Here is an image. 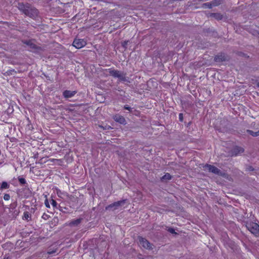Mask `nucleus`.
<instances>
[{
    "instance_id": "nucleus-1",
    "label": "nucleus",
    "mask_w": 259,
    "mask_h": 259,
    "mask_svg": "<svg viewBox=\"0 0 259 259\" xmlns=\"http://www.w3.org/2000/svg\"><path fill=\"white\" fill-rule=\"evenodd\" d=\"M17 8L25 15L33 19L36 18L38 16V10L29 3H19Z\"/></svg>"
},
{
    "instance_id": "nucleus-2",
    "label": "nucleus",
    "mask_w": 259,
    "mask_h": 259,
    "mask_svg": "<svg viewBox=\"0 0 259 259\" xmlns=\"http://www.w3.org/2000/svg\"><path fill=\"white\" fill-rule=\"evenodd\" d=\"M246 227L252 234L255 236L259 235V225L253 222H247Z\"/></svg>"
},
{
    "instance_id": "nucleus-3",
    "label": "nucleus",
    "mask_w": 259,
    "mask_h": 259,
    "mask_svg": "<svg viewBox=\"0 0 259 259\" xmlns=\"http://www.w3.org/2000/svg\"><path fill=\"white\" fill-rule=\"evenodd\" d=\"M126 201L127 199H122L116 202H114V203L107 206L105 207V210L114 211L123 206L126 203Z\"/></svg>"
},
{
    "instance_id": "nucleus-4",
    "label": "nucleus",
    "mask_w": 259,
    "mask_h": 259,
    "mask_svg": "<svg viewBox=\"0 0 259 259\" xmlns=\"http://www.w3.org/2000/svg\"><path fill=\"white\" fill-rule=\"evenodd\" d=\"M204 167L206 168L209 172H211L219 176L225 178L227 175L226 173L222 171L220 169L213 165L206 164L204 166Z\"/></svg>"
},
{
    "instance_id": "nucleus-5",
    "label": "nucleus",
    "mask_w": 259,
    "mask_h": 259,
    "mask_svg": "<svg viewBox=\"0 0 259 259\" xmlns=\"http://www.w3.org/2000/svg\"><path fill=\"white\" fill-rule=\"evenodd\" d=\"M22 42L29 47L28 50L31 52L37 53L42 50L41 48L34 44L32 40H22Z\"/></svg>"
},
{
    "instance_id": "nucleus-6",
    "label": "nucleus",
    "mask_w": 259,
    "mask_h": 259,
    "mask_svg": "<svg viewBox=\"0 0 259 259\" xmlns=\"http://www.w3.org/2000/svg\"><path fill=\"white\" fill-rule=\"evenodd\" d=\"M139 240L140 244L145 248L148 250H152L153 245L150 243L146 239L142 237H139Z\"/></svg>"
},
{
    "instance_id": "nucleus-7",
    "label": "nucleus",
    "mask_w": 259,
    "mask_h": 259,
    "mask_svg": "<svg viewBox=\"0 0 259 259\" xmlns=\"http://www.w3.org/2000/svg\"><path fill=\"white\" fill-rule=\"evenodd\" d=\"M87 44L86 41L83 39L75 38L73 42V46L77 49H80Z\"/></svg>"
},
{
    "instance_id": "nucleus-8",
    "label": "nucleus",
    "mask_w": 259,
    "mask_h": 259,
    "mask_svg": "<svg viewBox=\"0 0 259 259\" xmlns=\"http://www.w3.org/2000/svg\"><path fill=\"white\" fill-rule=\"evenodd\" d=\"M244 149L239 146L234 147L231 151V155L232 156H236L238 154L243 153Z\"/></svg>"
},
{
    "instance_id": "nucleus-9",
    "label": "nucleus",
    "mask_w": 259,
    "mask_h": 259,
    "mask_svg": "<svg viewBox=\"0 0 259 259\" xmlns=\"http://www.w3.org/2000/svg\"><path fill=\"white\" fill-rule=\"evenodd\" d=\"M214 60L216 62H222L228 60L227 57L224 53H220L216 55L214 58Z\"/></svg>"
},
{
    "instance_id": "nucleus-10",
    "label": "nucleus",
    "mask_w": 259,
    "mask_h": 259,
    "mask_svg": "<svg viewBox=\"0 0 259 259\" xmlns=\"http://www.w3.org/2000/svg\"><path fill=\"white\" fill-rule=\"evenodd\" d=\"M113 119L116 121L120 124H126V122L124 117L119 114H116L114 116Z\"/></svg>"
},
{
    "instance_id": "nucleus-11",
    "label": "nucleus",
    "mask_w": 259,
    "mask_h": 259,
    "mask_svg": "<svg viewBox=\"0 0 259 259\" xmlns=\"http://www.w3.org/2000/svg\"><path fill=\"white\" fill-rule=\"evenodd\" d=\"M208 17H213L217 20H221L224 18L222 14L220 13H210L207 14Z\"/></svg>"
},
{
    "instance_id": "nucleus-12",
    "label": "nucleus",
    "mask_w": 259,
    "mask_h": 259,
    "mask_svg": "<svg viewBox=\"0 0 259 259\" xmlns=\"http://www.w3.org/2000/svg\"><path fill=\"white\" fill-rule=\"evenodd\" d=\"M76 93V91L65 90L63 93V95L65 98H69L74 96Z\"/></svg>"
},
{
    "instance_id": "nucleus-13",
    "label": "nucleus",
    "mask_w": 259,
    "mask_h": 259,
    "mask_svg": "<svg viewBox=\"0 0 259 259\" xmlns=\"http://www.w3.org/2000/svg\"><path fill=\"white\" fill-rule=\"evenodd\" d=\"M109 72V74L113 77L115 78H118V77H120L119 75L121 72L117 70L110 69Z\"/></svg>"
},
{
    "instance_id": "nucleus-14",
    "label": "nucleus",
    "mask_w": 259,
    "mask_h": 259,
    "mask_svg": "<svg viewBox=\"0 0 259 259\" xmlns=\"http://www.w3.org/2000/svg\"><path fill=\"white\" fill-rule=\"evenodd\" d=\"M125 73L121 72L120 74V77H118V79L120 81H124L128 83H130L129 77L125 76Z\"/></svg>"
},
{
    "instance_id": "nucleus-15",
    "label": "nucleus",
    "mask_w": 259,
    "mask_h": 259,
    "mask_svg": "<svg viewBox=\"0 0 259 259\" xmlns=\"http://www.w3.org/2000/svg\"><path fill=\"white\" fill-rule=\"evenodd\" d=\"M82 220V218H79L76 220H72L69 223V225L70 226H77L81 222Z\"/></svg>"
},
{
    "instance_id": "nucleus-16",
    "label": "nucleus",
    "mask_w": 259,
    "mask_h": 259,
    "mask_svg": "<svg viewBox=\"0 0 259 259\" xmlns=\"http://www.w3.org/2000/svg\"><path fill=\"white\" fill-rule=\"evenodd\" d=\"M171 176L169 173H166L162 178H161V180L162 182H167L171 180Z\"/></svg>"
},
{
    "instance_id": "nucleus-17",
    "label": "nucleus",
    "mask_w": 259,
    "mask_h": 259,
    "mask_svg": "<svg viewBox=\"0 0 259 259\" xmlns=\"http://www.w3.org/2000/svg\"><path fill=\"white\" fill-rule=\"evenodd\" d=\"M247 133L253 137H257L259 136V131L257 132H253L251 130H247Z\"/></svg>"
},
{
    "instance_id": "nucleus-18",
    "label": "nucleus",
    "mask_w": 259,
    "mask_h": 259,
    "mask_svg": "<svg viewBox=\"0 0 259 259\" xmlns=\"http://www.w3.org/2000/svg\"><path fill=\"white\" fill-rule=\"evenodd\" d=\"M211 7H215L220 5L221 4V0H213L211 1Z\"/></svg>"
},
{
    "instance_id": "nucleus-19",
    "label": "nucleus",
    "mask_w": 259,
    "mask_h": 259,
    "mask_svg": "<svg viewBox=\"0 0 259 259\" xmlns=\"http://www.w3.org/2000/svg\"><path fill=\"white\" fill-rule=\"evenodd\" d=\"M250 33L255 36H259V29L255 30L254 29H251Z\"/></svg>"
},
{
    "instance_id": "nucleus-20",
    "label": "nucleus",
    "mask_w": 259,
    "mask_h": 259,
    "mask_svg": "<svg viewBox=\"0 0 259 259\" xmlns=\"http://www.w3.org/2000/svg\"><path fill=\"white\" fill-rule=\"evenodd\" d=\"M9 185L6 182H3L0 187V189H8L9 188Z\"/></svg>"
},
{
    "instance_id": "nucleus-21",
    "label": "nucleus",
    "mask_w": 259,
    "mask_h": 259,
    "mask_svg": "<svg viewBox=\"0 0 259 259\" xmlns=\"http://www.w3.org/2000/svg\"><path fill=\"white\" fill-rule=\"evenodd\" d=\"M201 7L202 8H208V9H211L212 8L210 2V3H206L203 4L202 5Z\"/></svg>"
},
{
    "instance_id": "nucleus-22",
    "label": "nucleus",
    "mask_w": 259,
    "mask_h": 259,
    "mask_svg": "<svg viewBox=\"0 0 259 259\" xmlns=\"http://www.w3.org/2000/svg\"><path fill=\"white\" fill-rule=\"evenodd\" d=\"M18 180L19 182V183L21 184V185H25L26 184V181L25 180V179L23 178H22V177H19L18 178Z\"/></svg>"
},
{
    "instance_id": "nucleus-23",
    "label": "nucleus",
    "mask_w": 259,
    "mask_h": 259,
    "mask_svg": "<svg viewBox=\"0 0 259 259\" xmlns=\"http://www.w3.org/2000/svg\"><path fill=\"white\" fill-rule=\"evenodd\" d=\"M30 217L29 213L28 211H25L24 212V215L23 217V220H28V218Z\"/></svg>"
},
{
    "instance_id": "nucleus-24",
    "label": "nucleus",
    "mask_w": 259,
    "mask_h": 259,
    "mask_svg": "<svg viewBox=\"0 0 259 259\" xmlns=\"http://www.w3.org/2000/svg\"><path fill=\"white\" fill-rule=\"evenodd\" d=\"M13 72L16 73V71L14 69L9 70L6 71L4 74L7 75H11L13 74Z\"/></svg>"
},
{
    "instance_id": "nucleus-25",
    "label": "nucleus",
    "mask_w": 259,
    "mask_h": 259,
    "mask_svg": "<svg viewBox=\"0 0 259 259\" xmlns=\"http://www.w3.org/2000/svg\"><path fill=\"white\" fill-rule=\"evenodd\" d=\"M254 170V168L251 165H246V171H252Z\"/></svg>"
},
{
    "instance_id": "nucleus-26",
    "label": "nucleus",
    "mask_w": 259,
    "mask_h": 259,
    "mask_svg": "<svg viewBox=\"0 0 259 259\" xmlns=\"http://www.w3.org/2000/svg\"><path fill=\"white\" fill-rule=\"evenodd\" d=\"M100 127H101L102 128H103V130H109L112 128V127L110 125H106L104 126H102V125H100Z\"/></svg>"
},
{
    "instance_id": "nucleus-27",
    "label": "nucleus",
    "mask_w": 259,
    "mask_h": 259,
    "mask_svg": "<svg viewBox=\"0 0 259 259\" xmlns=\"http://www.w3.org/2000/svg\"><path fill=\"white\" fill-rule=\"evenodd\" d=\"M50 218V216L46 213H44L43 215H42V218L45 220H48Z\"/></svg>"
},
{
    "instance_id": "nucleus-28",
    "label": "nucleus",
    "mask_w": 259,
    "mask_h": 259,
    "mask_svg": "<svg viewBox=\"0 0 259 259\" xmlns=\"http://www.w3.org/2000/svg\"><path fill=\"white\" fill-rule=\"evenodd\" d=\"M51 204L54 207H57V203L55 200H54V199L51 200Z\"/></svg>"
},
{
    "instance_id": "nucleus-29",
    "label": "nucleus",
    "mask_w": 259,
    "mask_h": 259,
    "mask_svg": "<svg viewBox=\"0 0 259 259\" xmlns=\"http://www.w3.org/2000/svg\"><path fill=\"white\" fill-rule=\"evenodd\" d=\"M168 231L171 234H177V233L175 232V229L172 228H169L168 229Z\"/></svg>"
},
{
    "instance_id": "nucleus-30",
    "label": "nucleus",
    "mask_w": 259,
    "mask_h": 259,
    "mask_svg": "<svg viewBox=\"0 0 259 259\" xmlns=\"http://www.w3.org/2000/svg\"><path fill=\"white\" fill-rule=\"evenodd\" d=\"M10 198V196L8 194H5L4 196V199L5 200H9Z\"/></svg>"
},
{
    "instance_id": "nucleus-31",
    "label": "nucleus",
    "mask_w": 259,
    "mask_h": 259,
    "mask_svg": "<svg viewBox=\"0 0 259 259\" xmlns=\"http://www.w3.org/2000/svg\"><path fill=\"white\" fill-rule=\"evenodd\" d=\"M128 42V41H124L122 43V46L125 49L127 48Z\"/></svg>"
},
{
    "instance_id": "nucleus-32",
    "label": "nucleus",
    "mask_w": 259,
    "mask_h": 259,
    "mask_svg": "<svg viewBox=\"0 0 259 259\" xmlns=\"http://www.w3.org/2000/svg\"><path fill=\"white\" fill-rule=\"evenodd\" d=\"M123 108L125 110L130 111V112H132V108L127 105H124Z\"/></svg>"
},
{
    "instance_id": "nucleus-33",
    "label": "nucleus",
    "mask_w": 259,
    "mask_h": 259,
    "mask_svg": "<svg viewBox=\"0 0 259 259\" xmlns=\"http://www.w3.org/2000/svg\"><path fill=\"white\" fill-rule=\"evenodd\" d=\"M179 118L180 121L182 122L183 120V113H181L179 115Z\"/></svg>"
},
{
    "instance_id": "nucleus-34",
    "label": "nucleus",
    "mask_w": 259,
    "mask_h": 259,
    "mask_svg": "<svg viewBox=\"0 0 259 259\" xmlns=\"http://www.w3.org/2000/svg\"><path fill=\"white\" fill-rule=\"evenodd\" d=\"M45 204L47 207H50V204L48 199H46L45 201Z\"/></svg>"
},
{
    "instance_id": "nucleus-35",
    "label": "nucleus",
    "mask_w": 259,
    "mask_h": 259,
    "mask_svg": "<svg viewBox=\"0 0 259 259\" xmlns=\"http://www.w3.org/2000/svg\"><path fill=\"white\" fill-rule=\"evenodd\" d=\"M12 207L15 208L17 206L16 202L14 203L13 204H12Z\"/></svg>"
},
{
    "instance_id": "nucleus-36",
    "label": "nucleus",
    "mask_w": 259,
    "mask_h": 259,
    "mask_svg": "<svg viewBox=\"0 0 259 259\" xmlns=\"http://www.w3.org/2000/svg\"><path fill=\"white\" fill-rule=\"evenodd\" d=\"M59 209L62 211H63V207H61L60 205H59Z\"/></svg>"
},
{
    "instance_id": "nucleus-37",
    "label": "nucleus",
    "mask_w": 259,
    "mask_h": 259,
    "mask_svg": "<svg viewBox=\"0 0 259 259\" xmlns=\"http://www.w3.org/2000/svg\"><path fill=\"white\" fill-rule=\"evenodd\" d=\"M256 85H257V87L259 88V82H258L257 83V84H256Z\"/></svg>"
}]
</instances>
